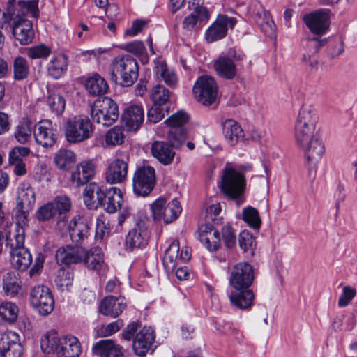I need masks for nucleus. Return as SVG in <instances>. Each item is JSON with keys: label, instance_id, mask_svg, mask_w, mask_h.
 <instances>
[{"label": "nucleus", "instance_id": "obj_22", "mask_svg": "<svg viewBox=\"0 0 357 357\" xmlns=\"http://www.w3.org/2000/svg\"><path fill=\"white\" fill-rule=\"evenodd\" d=\"M149 235L146 222L141 220L128 232L126 239V246L131 250L144 247L148 243Z\"/></svg>", "mask_w": 357, "mask_h": 357}, {"label": "nucleus", "instance_id": "obj_59", "mask_svg": "<svg viewBox=\"0 0 357 357\" xmlns=\"http://www.w3.org/2000/svg\"><path fill=\"white\" fill-rule=\"evenodd\" d=\"M109 232L110 229L109 224L106 222L105 218L102 215L97 218L95 234L96 238L102 240L109 236Z\"/></svg>", "mask_w": 357, "mask_h": 357}, {"label": "nucleus", "instance_id": "obj_43", "mask_svg": "<svg viewBox=\"0 0 357 357\" xmlns=\"http://www.w3.org/2000/svg\"><path fill=\"white\" fill-rule=\"evenodd\" d=\"M170 97L169 89L158 84L153 86L150 93V98L155 106H161L167 102Z\"/></svg>", "mask_w": 357, "mask_h": 357}, {"label": "nucleus", "instance_id": "obj_63", "mask_svg": "<svg viewBox=\"0 0 357 357\" xmlns=\"http://www.w3.org/2000/svg\"><path fill=\"white\" fill-rule=\"evenodd\" d=\"M222 239L227 248H232L236 242L234 229L229 225H225L222 229Z\"/></svg>", "mask_w": 357, "mask_h": 357}, {"label": "nucleus", "instance_id": "obj_18", "mask_svg": "<svg viewBox=\"0 0 357 357\" xmlns=\"http://www.w3.org/2000/svg\"><path fill=\"white\" fill-rule=\"evenodd\" d=\"M96 165L93 160H84L75 163L71 172V182L79 187L86 184L96 174Z\"/></svg>", "mask_w": 357, "mask_h": 357}, {"label": "nucleus", "instance_id": "obj_24", "mask_svg": "<svg viewBox=\"0 0 357 357\" xmlns=\"http://www.w3.org/2000/svg\"><path fill=\"white\" fill-rule=\"evenodd\" d=\"M85 254V248L81 246H70L60 248L57 250L55 257L59 265H69L81 263Z\"/></svg>", "mask_w": 357, "mask_h": 357}, {"label": "nucleus", "instance_id": "obj_20", "mask_svg": "<svg viewBox=\"0 0 357 357\" xmlns=\"http://www.w3.org/2000/svg\"><path fill=\"white\" fill-rule=\"evenodd\" d=\"M22 347L19 335L13 331H8L0 338V356L1 357H20Z\"/></svg>", "mask_w": 357, "mask_h": 357}, {"label": "nucleus", "instance_id": "obj_28", "mask_svg": "<svg viewBox=\"0 0 357 357\" xmlns=\"http://www.w3.org/2000/svg\"><path fill=\"white\" fill-rule=\"evenodd\" d=\"M155 336L151 328L144 327L137 333L132 343L133 350L137 356H144L149 351Z\"/></svg>", "mask_w": 357, "mask_h": 357}, {"label": "nucleus", "instance_id": "obj_45", "mask_svg": "<svg viewBox=\"0 0 357 357\" xmlns=\"http://www.w3.org/2000/svg\"><path fill=\"white\" fill-rule=\"evenodd\" d=\"M29 74V66L27 61L22 57L17 56L13 61V76L15 80H23Z\"/></svg>", "mask_w": 357, "mask_h": 357}, {"label": "nucleus", "instance_id": "obj_55", "mask_svg": "<svg viewBox=\"0 0 357 357\" xmlns=\"http://www.w3.org/2000/svg\"><path fill=\"white\" fill-rule=\"evenodd\" d=\"M123 326V321L121 319H119L107 325L101 326L97 330V335L100 337H108L118 332Z\"/></svg>", "mask_w": 357, "mask_h": 357}, {"label": "nucleus", "instance_id": "obj_57", "mask_svg": "<svg viewBox=\"0 0 357 357\" xmlns=\"http://www.w3.org/2000/svg\"><path fill=\"white\" fill-rule=\"evenodd\" d=\"M264 15L265 20L264 22H260L259 21H257V24L265 35L269 37H272L274 36L275 32V24L271 19L270 13L268 11L264 10Z\"/></svg>", "mask_w": 357, "mask_h": 357}, {"label": "nucleus", "instance_id": "obj_53", "mask_svg": "<svg viewBox=\"0 0 357 357\" xmlns=\"http://www.w3.org/2000/svg\"><path fill=\"white\" fill-rule=\"evenodd\" d=\"M199 241L209 251H216L220 245V233L218 231H214V234L202 236Z\"/></svg>", "mask_w": 357, "mask_h": 357}, {"label": "nucleus", "instance_id": "obj_32", "mask_svg": "<svg viewBox=\"0 0 357 357\" xmlns=\"http://www.w3.org/2000/svg\"><path fill=\"white\" fill-rule=\"evenodd\" d=\"M222 132L227 142L231 145H236L245 137L244 131L237 121L228 119L222 123Z\"/></svg>", "mask_w": 357, "mask_h": 357}, {"label": "nucleus", "instance_id": "obj_1", "mask_svg": "<svg viewBox=\"0 0 357 357\" xmlns=\"http://www.w3.org/2000/svg\"><path fill=\"white\" fill-rule=\"evenodd\" d=\"M40 347L45 353L56 352L57 357H79L82 353L81 344L76 337L59 336L53 331L41 340Z\"/></svg>", "mask_w": 357, "mask_h": 357}, {"label": "nucleus", "instance_id": "obj_62", "mask_svg": "<svg viewBox=\"0 0 357 357\" xmlns=\"http://www.w3.org/2000/svg\"><path fill=\"white\" fill-rule=\"evenodd\" d=\"M123 49L138 57L144 56L146 53V47L143 42L140 40L128 43L124 45Z\"/></svg>", "mask_w": 357, "mask_h": 357}, {"label": "nucleus", "instance_id": "obj_51", "mask_svg": "<svg viewBox=\"0 0 357 357\" xmlns=\"http://www.w3.org/2000/svg\"><path fill=\"white\" fill-rule=\"evenodd\" d=\"M243 219L250 227L258 229L261 225V219L257 210L253 207H246L243 211Z\"/></svg>", "mask_w": 357, "mask_h": 357}, {"label": "nucleus", "instance_id": "obj_38", "mask_svg": "<svg viewBox=\"0 0 357 357\" xmlns=\"http://www.w3.org/2000/svg\"><path fill=\"white\" fill-rule=\"evenodd\" d=\"M51 203L54 205L56 214H59L57 222L59 227L61 229L66 227L68 220L65 213L70 211L72 205L70 198L65 195L58 196Z\"/></svg>", "mask_w": 357, "mask_h": 357}, {"label": "nucleus", "instance_id": "obj_13", "mask_svg": "<svg viewBox=\"0 0 357 357\" xmlns=\"http://www.w3.org/2000/svg\"><path fill=\"white\" fill-rule=\"evenodd\" d=\"M193 92L199 102L203 105H210L216 99L218 86L213 77L209 75H202L195 82Z\"/></svg>", "mask_w": 357, "mask_h": 357}, {"label": "nucleus", "instance_id": "obj_4", "mask_svg": "<svg viewBox=\"0 0 357 357\" xmlns=\"http://www.w3.org/2000/svg\"><path fill=\"white\" fill-rule=\"evenodd\" d=\"M238 171L236 168L227 165L222 170L220 189L224 195L231 198L239 197L245 188V178L243 172L251 169L250 166L241 167Z\"/></svg>", "mask_w": 357, "mask_h": 357}, {"label": "nucleus", "instance_id": "obj_26", "mask_svg": "<svg viewBox=\"0 0 357 357\" xmlns=\"http://www.w3.org/2000/svg\"><path fill=\"white\" fill-rule=\"evenodd\" d=\"M144 109L140 105L128 107L121 116V123L129 131L137 130L144 121Z\"/></svg>", "mask_w": 357, "mask_h": 357}, {"label": "nucleus", "instance_id": "obj_40", "mask_svg": "<svg viewBox=\"0 0 357 357\" xmlns=\"http://www.w3.org/2000/svg\"><path fill=\"white\" fill-rule=\"evenodd\" d=\"M67 66V59L64 56H54L47 64L48 74L54 79H59L64 74Z\"/></svg>", "mask_w": 357, "mask_h": 357}, {"label": "nucleus", "instance_id": "obj_9", "mask_svg": "<svg viewBox=\"0 0 357 357\" xmlns=\"http://www.w3.org/2000/svg\"><path fill=\"white\" fill-rule=\"evenodd\" d=\"M31 305L41 315L50 314L54 307V300L50 289L44 285L33 287L29 294Z\"/></svg>", "mask_w": 357, "mask_h": 357}, {"label": "nucleus", "instance_id": "obj_42", "mask_svg": "<svg viewBox=\"0 0 357 357\" xmlns=\"http://www.w3.org/2000/svg\"><path fill=\"white\" fill-rule=\"evenodd\" d=\"M18 314L17 306L12 302H3L0 305V322L13 323Z\"/></svg>", "mask_w": 357, "mask_h": 357}, {"label": "nucleus", "instance_id": "obj_41", "mask_svg": "<svg viewBox=\"0 0 357 357\" xmlns=\"http://www.w3.org/2000/svg\"><path fill=\"white\" fill-rule=\"evenodd\" d=\"M104 189L96 183H91L85 187L83 192L84 202L87 207H91L94 204L93 197L94 193L96 195L98 202L102 199L103 196Z\"/></svg>", "mask_w": 357, "mask_h": 357}, {"label": "nucleus", "instance_id": "obj_14", "mask_svg": "<svg viewBox=\"0 0 357 357\" xmlns=\"http://www.w3.org/2000/svg\"><path fill=\"white\" fill-rule=\"evenodd\" d=\"M36 203V194L33 188L28 182H22L17 187L16 197V210L17 215L24 220L27 219L28 214Z\"/></svg>", "mask_w": 357, "mask_h": 357}, {"label": "nucleus", "instance_id": "obj_29", "mask_svg": "<svg viewBox=\"0 0 357 357\" xmlns=\"http://www.w3.org/2000/svg\"><path fill=\"white\" fill-rule=\"evenodd\" d=\"M123 203V195L121 190L116 187L104 189L103 196L99 202L105 210L109 213H115L121 208Z\"/></svg>", "mask_w": 357, "mask_h": 357}, {"label": "nucleus", "instance_id": "obj_35", "mask_svg": "<svg viewBox=\"0 0 357 357\" xmlns=\"http://www.w3.org/2000/svg\"><path fill=\"white\" fill-rule=\"evenodd\" d=\"M3 291L10 297L17 296L22 290V284L18 273L8 272L3 276Z\"/></svg>", "mask_w": 357, "mask_h": 357}, {"label": "nucleus", "instance_id": "obj_47", "mask_svg": "<svg viewBox=\"0 0 357 357\" xmlns=\"http://www.w3.org/2000/svg\"><path fill=\"white\" fill-rule=\"evenodd\" d=\"M73 281V273L69 269L60 268L55 279V283L62 291H68Z\"/></svg>", "mask_w": 357, "mask_h": 357}, {"label": "nucleus", "instance_id": "obj_52", "mask_svg": "<svg viewBox=\"0 0 357 357\" xmlns=\"http://www.w3.org/2000/svg\"><path fill=\"white\" fill-rule=\"evenodd\" d=\"M47 103L50 109L56 115L61 114L64 111L66 102L59 94H50L47 98Z\"/></svg>", "mask_w": 357, "mask_h": 357}, {"label": "nucleus", "instance_id": "obj_56", "mask_svg": "<svg viewBox=\"0 0 357 357\" xmlns=\"http://www.w3.org/2000/svg\"><path fill=\"white\" fill-rule=\"evenodd\" d=\"M238 243L243 252L253 253L255 238L249 231L243 230L240 233Z\"/></svg>", "mask_w": 357, "mask_h": 357}, {"label": "nucleus", "instance_id": "obj_3", "mask_svg": "<svg viewBox=\"0 0 357 357\" xmlns=\"http://www.w3.org/2000/svg\"><path fill=\"white\" fill-rule=\"evenodd\" d=\"M139 75V66L137 61L129 55L114 58L111 64V79L123 87L132 86Z\"/></svg>", "mask_w": 357, "mask_h": 357}, {"label": "nucleus", "instance_id": "obj_64", "mask_svg": "<svg viewBox=\"0 0 357 357\" xmlns=\"http://www.w3.org/2000/svg\"><path fill=\"white\" fill-rule=\"evenodd\" d=\"M222 208L219 202L213 204L206 208V218L208 221H212L215 224H219L221 220V218L219 217Z\"/></svg>", "mask_w": 357, "mask_h": 357}, {"label": "nucleus", "instance_id": "obj_30", "mask_svg": "<svg viewBox=\"0 0 357 357\" xmlns=\"http://www.w3.org/2000/svg\"><path fill=\"white\" fill-rule=\"evenodd\" d=\"M87 267L100 274L104 273L107 266L104 260V254L102 250L99 247H95L90 250L85 249V254L83 257V261Z\"/></svg>", "mask_w": 357, "mask_h": 357}, {"label": "nucleus", "instance_id": "obj_21", "mask_svg": "<svg viewBox=\"0 0 357 357\" xmlns=\"http://www.w3.org/2000/svg\"><path fill=\"white\" fill-rule=\"evenodd\" d=\"M126 307L127 302L125 297L109 295L101 300L98 308L100 313L102 315L116 318Z\"/></svg>", "mask_w": 357, "mask_h": 357}, {"label": "nucleus", "instance_id": "obj_44", "mask_svg": "<svg viewBox=\"0 0 357 357\" xmlns=\"http://www.w3.org/2000/svg\"><path fill=\"white\" fill-rule=\"evenodd\" d=\"M181 211L182 208L180 202L176 199H172L167 204L165 212L163 213L162 220H163L165 223H170L178 218Z\"/></svg>", "mask_w": 357, "mask_h": 357}, {"label": "nucleus", "instance_id": "obj_7", "mask_svg": "<svg viewBox=\"0 0 357 357\" xmlns=\"http://www.w3.org/2000/svg\"><path fill=\"white\" fill-rule=\"evenodd\" d=\"M189 120V116L183 111H178L167 118L165 123L169 128L167 138L175 147H181L186 140L188 135L184 127Z\"/></svg>", "mask_w": 357, "mask_h": 357}, {"label": "nucleus", "instance_id": "obj_54", "mask_svg": "<svg viewBox=\"0 0 357 357\" xmlns=\"http://www.w3.org/2000/svg\"><path fill=\"white\" fill-rule=\"evenodd\" d=\"M167 205V199L164 197H158L150 204V208L154 221L158 222L162 220V217Z\"/></svg>", "mask_w": 357, "mask_h": 357}, {"label": "nucleus", "instance_id": "obj_11", "mask_svg": "<svg viewBox=\"0 0 357 357\" xmlns=\"http://www.w3.org/2000/svg\"><path fill=\"white\" fill-rule=\"evenodd\" d=\"M255 280V270L252 265L242 261L234 265L230 272L229 282L234 289H248Z\"/></svg>", "mask_w": 357, "mask_h": 357}, {"label": "nucleus", "instance_id": "obj_16", "mask_svg": "<svg viewBox=\"0 0 357 357\" xmlns=\"http://www.w3.org/2000/svg\"><path fill=\"white\" fill-rule=\"evenodd\" d=\"M188 8L191 13L186 16L182 23V27L187 31H196L200 29L210 17L208 10L203 6L189 2Z\"/></svg>", "mask_w": 357, "mask_h": 357}, {"label": "nucleus", "instance_id": "obj_10", "mask_svg": "<svg viewBox=\"0 0 357 357\" xmlns=\"http://www.w3.org/2000/svg\"><path fill=\"white\" fill-rule=\"evenodd\" d=\"M93 132L92 124L87 118H75L65 125V135L69 142H81L90 137Z\"/></svg>", "mask_w": 357, "mask_h": 357}, {"label": "nucleus", "instance_id": "obj_48", "mask_svg": "<svg viewBox=\"0 0 357 357\" xmlns=\"http://www.w3.org/2000/svg\"><path fill=\"white\" fill-rule=\"evenodd\" d=\"M156 73L160 75L165 82L169 86H174L177 82L175 73L167 68L165 61H158L155 66Z\"/></svg>", "mask_w": 357, "mask_h": 357}, {"label": "nucleus", "instance_id": "obj_31", "mask_svg": "<svg viewBox=\"0 0 357 357\" xmlns=\"http://www.w3.org/2000/svg\"><path fill=\"white\" fill-rule=\"evenodd\" d=\"M13 34L21 45H27L31 43L34 37L32 23L26 19L17 20L13 24Z\"/></svg>", "mask_w": 357, "mask_h": 357}, {"label": "nucleus", "instance_id": "obj_50", "mask_svg": "<svg viewBox=\"0 0 357 357\" xmlns=\"http://www.w3.org/2000/svg\"><path fill=\"white\" fill-rule=\"evenodd\" d=\"M51 52V48L44 44L34 45L26 49V54L31 59H45Z\"/></svg>", "mask_w": 357, "mask_h": 357}, {"label": "nucleus", "instance_id": "obj_25", "mask_svg": "<svg viewBox=\"0 0 357 357\" xmlns=\"http://www.w3.org/2000/svg\"><path fill=\"white\" fill-rule=\"evenodd\" d=\"M33 135L36 142L45 148L52 146L56 142V134L49 120H43L36 124Z\"/></svg>", "mask_w": 357, "mask_h": 357}, {"label": "nucleus", "instance_id": "obj_37", "mask_svg": "<svg viewBox=\"0 0 357 357\" xmlns=\"http://www.w3.org/2000/svg\"><path fill=\"white\" fill-rule=\"evenodd\" d=\"M325 40H320L317 37L308 38L306 40L305 52L303 54V61L311 67L316 66L317 61L314 57V55L319 52V49L325 45Z\"/></svg>", "mask_w": 357, "mask_h": 357}, {"label": "nucleus", "instance_id": "obj_23", "mask_svg": "<svg viewBox=\"0 0 357 357\" xmlns=\"http://www.w3.org/2000/svg\"><path fill=\"white\" fill-rule=\"evenodd\" d=\"M71 240L77 243H82L90 235V221L80 215H75L68 225Z\"/></svg>", "mask_w": 357, "mask_h": 357}, {"label": "nucleus", "instance_id": "obj_15", "mask_svg": "<svg viewBox=\"0 0 357 357\" xmlns=\"http://www.w3.org/2000/svg\"><path fill=\"white\" fill-rule=\"evenodd\" d=\"M190 257L189 248L183 247L180 250L179 242L175 240L165 251L163 265L167 272H172L179 264L188 262Z\"/></svg>", "mask_w": 357, "mask_h": 357}, {"label": "nucleus", "instance_id": "obj_39", "mask_svg": "<svg viewBox=\"0 0 357 357\" xmlns=\"http://www.w3.org/2000/svg\"><path fill=\"white\" fill-rule=\"evenodd\" d=\"M317 121L318 116L314 108L312 105H303L298 112L296 123L315 128Z\"/></svg>", "mask_w": 357, "mask_h": 357}, {"label": "nucleus", "instance_id": "obj_34", "mask_svg": "<svg viewBox=\"0 0 357 357\" xmlns=\"http://www.w3.org/2000/svg\"><path fill=\"white\" fill-rule=\"evenodd\" d=\"M93 351L100 357H123L122 348L112 340H102L96 342Z\"/></svg>", "mask_w": 357, "mask_h": 357}, {"label": "nucleus", "instance_id": "obj_19", "mask_svg": "<svg viewBox=\"0 0 357 357\" xmlns=\"http://www.w3.org/2000/svg\"><path fill=\"white\" fill-rule=\"evenodd\" d=\"M128 172V158H116L112 160L105 172V181L109 184L122 183L126 180Z\"/></svg>", "mask_w": 357, "mask_h": 357}, {"label": "nucleus", "instance_id": "obj_33", "mask_svg": "<svg viewBox=\"0 0 357 357\" xmlns=\"http://www.w3.org/2000/svg\"><path fill=\"white\" fill-rule=\"evenodd\" d=\"M255 298L254 293L248 289H235L229 295V301L232 306L241 309H250Z\"/></svg>", "mask_w": 357, "mask_h": 357}, {"label": "nucleus", "instance_id": "obj_17", "mask_svg": "<svg viewBox=\"0 0 357 357\" xmlns=\"http://www.w3.org/2000/svg\"><path fill=\"white\" fill-rule=\"evenodd\" d=\"M236 23L235 18L226 15H219L205 33L206 41L213 43L223 38L227 35L228 28L233 29Z\"/></svg>", "mask_w": 357, "mask_h": 357}, {"label": "nucleus", "instance_id": "obj_8", "mask_svg": "<svg viewBox=\"0 0 357 357\" xmlns=\"http://www.w3.org/2000/svg\"><path fill=\"white\" fill-rule=\"evenodd\" d=\"M156 184L155 170L149 165L137 167L132 177L134 193L140 197H147Z\"/></svg>", "mask_w": 357, "mask_h": 357}, {"label": "nucleus", "instance_id": "obj_58", "mask_svg": "<svg viewBox=\"0 0 357 357\" xmlns=\"http://www.w3.org/2000/svg\"><path fill=\"white\" fill-rule=\"evenodd\" d=\"M105 142L109 145L121 144L123 142V135L121 128L114 127L105 135Z\"/></svg>", "mask_w": 357, "mask_h": 357}, {"label": "nucleus", "instance_id": "obj_27", "mask_svg": "<svg viewBox=\"0 0 357 357\" xmlns=\"http://www.w3.org/2000/svg\"><path fill=\"white\" fill-rule=\"evenodd\" d=\"M328 15L323 10H317L306 15L303 17L304 22L314 34H323L328 28Z\"/></svg>", "mask_w": 357, "mask_h": 357}, {"label": "nucleus", "instance_id": "obj_36", "mask_svg": "<svg viewBox=\"0 0 357 357\" xmlns=\"http://www.w3.org/2000/svg\"><path fill=\"white\" fill-rule=\"evenodd\" d=\"M85 89L91 96H96L106 93L109 86L105 78L98 73H94L86 79Z\"/></svg>", "mask_w": 357, "mask_h": 357}, {"label": "nucleus", "instance_id": "obj_46", "mask_svg": "<svg viewBox=\"0 0 357 357\" xmlns=\"http://www.w3.org/2000/svg\"><path fill=\"white\" fill-rule=\"evenodd\" d=\"M170 144L165 142L155 141L151 145V153L153 156H174L176 153L174 149H178Z\"/></svg>", "mask_w": 357, "mask_h": 357}, {"label": "nucleus", "instance_id": "obj_12", "mask_svg": "<svg viewBox=\"0 0 357 357\" xmlns=\"http://www.w3.org/2000/svg\"><path fill=\"white\" fill-rule=\"evenodd\" d=\"M243 55L237 53L234 48L228 50L226 55H221L214 61L213 67L216 73L222 78L233 79L237 75L234 61H241Z\"/></svg>", "mask_w": 357, "mask_h": 357}, {"label": "nucleus", "instance_id": "obj_60", "mask_svg": "<svg viewBox=\"0 0 357 357\" xmlns=\"http://www.w3.org/2000/svg\"><path fill=\"white\" fill-rule=\"evenodd\" d=\"M36 215L39 221L50 220L56 215L54 205L51 202L44 204L37 210Z\"/></svg>", "mask_w": 357, "mask_h": 357}, {"label": "nucleus", "instance_id": "obj_2", "mask_svg": "<svg viewBox=\"0 0 357 357\" xmlns=\"http://www.w3.org/2000/svg\"><path fill=\"white\" fill-rule=\"evenodd\" d=\"M24 230L17 225L13 231L6 236V245L10 248V263L14 268L24 271L32 262V256L28 249L24 247Z\"/></svg>", "mask_w": 357, "mask_h": 357}, {"label": "nucleus", "instance_id": "obj_61", "mask_svg": "<svg viewBox=\"0 0 357 357\" xmlns=\"http://www.w3.org/2000/svg\"><path fill=\"white\" fill-rule=\"evenodd\" d=\"M356 295V290L351 286H345L342 289V292L338 300V306L344 307L349 305L350 301Z\"/></svg>", "mask_w": 357, "mask_h": 357}, {"label": "nucleus", "instance_id": "obj_49", "mask_svg": "<svg viewBox=\"0 0 357 357\" xmlns=\"http://www.w3.org/2000/svg\"><path fill=\"white\" fill-rule=\"evenodd\" d=\"M31 122L27 119H24L17 125L15 132V137L20 143H25L31 138Z\"/></svg>", "mask_w": 357, "mask_h": 357}, {"label": "nucleus", "instance_id": "obj_6", "mask_svg": "<svg viewBox=\"0 0 357 357\" xmlns=\"http://www.w3.org/2000/svg\"><path fill=\"white\" fill-rule=\"evenodd\" d=\"M314 130L315 128L295 124L294 137L296 141L308 156L321 155L325 152L324 143L319 139H314Z\"/></svg>", "mask_w": 357, "mask_h": 357}, {"label": "nucleus", "instance_id": "obj_5", "mask_svg": "<svg viewBox=\"0 0 357 357\" xmlns=\"http://www.w3.org/2000/svg\"><path fill=\"white\" fill-rule=\"evenodd\" d=\"M91 116L94 123L109 127L119 118L118 105L109 97L98 98L91 106Z\"/></svg>", "mask_w": 357, "mask_h": 357}]
</instances>
